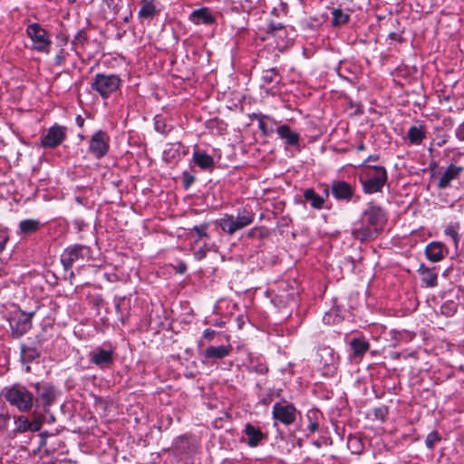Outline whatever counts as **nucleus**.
Here are the masks:
<instances>
[{
	"label": "nucleus",
	"instance_id": "obj_1",
	"mask_svg": "<svg viewBox=\"0 0 464 464\" xmlns=\"http://www.w3.org/2000/svg\"><path fill=\"white\" fill-rule=\"evenodd\" d=\"M5 400L20 412L30 411L34 404V394L24 385L15 383L5 387L1 392Z\"/></svg>",
	"mask_w": 464,
	"mask_h": 464
},
{
	"label": "nucleus",
	"instance_id": "obj_2",
	"mask_svg": "<svg viewBox=\"0 0 464 464\" xmlns=\"http://www.w3.org/2000/svg\"><path fill=\"white\" fill-rule=\"evenodd\" d=\"M255 220V213L250 208H239L237 215L225 214L216 223L223 232L229 236L234 235L237 231L250 226Z\"/></svg>",
	"mask_w": 464,
	"mask_h": 464
},
{
	"label": "nucleus",
	"instance_id": "obj_3",
	"mask_svg": "<svg viewBox=\"0 0 464 464\" xmlns=\"http://www.w3.org/2000/svg\"><path fill=\"white\" fill-rule=\"evenodd\" d=\"M387 179L388 174L382 166H366L359 177L363 192L366 194L381 192Z\"/></svg>",
	"mask_w": 464,
	"mask_h": 464
},
{
	"label": "nucleus",
	"instance_id": "obj_4",
	"mask_svg": "<svg viewBox=\"0 0 464 464\" xmlns=\"http://www.w3.org/2000/svg\"><path fill=\"white\" fill-rule=\"evenodd\" d=\"M121 80L116 74L97 73L91 88L97 92L103 99H107L112 92H116L120 87Z\"/></svg>",
	"mask_w": 464,
	"mask_h": 464
},
{
	"label": "nucleus",
	"instance_id": "obj_5",
	"mask_svg": "<svg viewBox=\"0 0 464 464\" xmlns=\"http://www.w3.org/2000/svg\"><path fill=\"white\" fill-rule=\"evenodd\" d=\"M91 247L85 245L75 244L67 246L61 255V263L65 271L72 269L77 261H83L91 256Z\"/></svg>",
	"mask_w": 464,
	"mask_h": 464
},
{
	"label": "nucleus",
	"instance_id": "obj_6",
	"mask_svg": "<svg viewBox=\"0 0 464 464\" xmlns=\"http://www.w3.org/2000/svg\"><path fill=\"white\" fill-rule=\"evenodd\" d=\"M298 414L297 409L294 404L283 401L276 402L272 409V417L275 424L280 422L285 426L292 425L296 420Z\"/></svg>",
	"mask_w": 464,
	"mask_h": 464
},
{
	"label": "nucleus",
	"instance_id": "obj_7",
	"mask_svg": "<svg viewBox=\"0 0 464 464\" xmlns=\"http://www.w3.org/2000/svg\"><path fill=\"white\" fill-rule=\"evenodd\" d=\"M27 35L33 42V48L38 52L48 53L51 41L48 33L38 24H31L26 29Z\"/></svg>",
	"mask_w": 464,
	"mask_h": 464
},
{
	"label": "nucleus",
	"instance_id": "obj_8",
	"mask_svg": "<svg viewBox=\"0 0 464 464\" xmlns=\"http://www.w3.org/2000/svg\"><path fill=\"white\" fill-rule=\"evenodd\" d=\"M110 149V136L106 131L97 130L90 139L89 151L97 160L103 158Z\"/></svg>",
	"mask_w": 464,
	"mask_h": 464
},
{
	"label": "nucleus",
	"instance_id": "obj_9",
	"mask_svg": "<svg viewBox=\"0 0 464 464\" xmlns=\"http://www.w3.org/2000/svg\"><path fill=\"white\" fill-rule=\"evenodd\" d=\"M34 314V313H14L9 319L12 334L15 337H21L26 334L32 327V317Z\"/></svg>",
	"mask_w": 464,
	"mask_h": 464
},
{
	"label": "nucleus",
	"instance_id": "obj_10",
	"mask_svg": "<svg viewBox=\"0 0 464 464\" xmlns=\"http://www.w3.org/2000/svg\"><path fill=\"white\" fill-rule=\"evenodd\" d=\"M34 388L36 392L34 402L41 403L43 411L45 413L49 412L50 407L56 398L54 387L48 383L41 384L40 382H37L34 384Z\"/></svg>",
	"mask_w": 464,
	"mask_h": 464
},
{
	"label": "nucleus",
	"instance_id": "obj_11",
	"mask_svg": "<svg viewBox=\"0 0 464 464\" xmlns=\"http://www.w3.org/2000/svg\"><path fill=\"white\" fill-rule=\"evenodd\" d=\"M66 139V128L58 124L50 127L41 138V146L44 148H55Z\"/></svg>",
	"mask_w": 464,
	"mask_h": 464
},
{
	"label": "nucleus",
	"instance_id": "obj_12",
	"mask_svg": "<svg viewBox=\"0 0 464 464\" xmlns=\"http://www.w3.org/2000/svg\"><path fill=\"white\" fill-rule=\"evenodd\" d=\"M362 218L371 226L377 228L380 232L382 224L385 221V215L382 208L373 202L368 204L367 208L363 211Z\"/></svg>",
	"mask_w": 464,
	"mask_h": 464
},
{
	"label": "nucleus",
	"instance_id": "obj_13",
	"mask_svg": "<svg viewBox=\"0 0 464 464\" xmlns=\"http://www.w3.org/2000/svg\"><path fill=\"white\" fill-rule=\"evenodd\" d=\"M379 234L377 228L369 225L362 218L354 223L352 228V235L360 241H366L374 238Z\"/></svg>",
	"mask_w": 464,
	"mask_h": 464
},
{
	"label": "nucleus",
	"instance_id": "obj_14",
	"mask_svg": "<svg viewBox=\"0 0 464 464\" xmlns=\"http://www.w3.org/2000/svg\"><path fill=\"white\" fill-rule=\"evenodd\" d=\"M90 362L99 368H108L113 363V350L97 347L90 353Z\"/></svg>",
	"mask_w": 464,
	"mask_h": 464
},
{
	"label": "nucleus",
	"instance_id": "obj_15",
	"mask_svg": "<svg viewBox=\"0 0 464 464\" xmlns=\"http://www.w3.org/2000/svg\"><path fill=\"white\" fill-rule=\"evenodd\" d=\"M331 192L337 200L350 201L354 195V188L346 181L337 180L332 183Z\"/></svg>",
	"mask_w": 464,
	"mask_h": 464
},
{
	"label": "nucleus",
	"instance_id": "obj_16",
	"mask_svg": "<svg viewBox=\"0 0 464 464\" xmlns=\"http://www.w3.org/2000/svg\"><path fill=\"white\" fill-rule=\"evenodd\" d=\"M464 168L460 165H457L456 163L450 164L441 174L438 181V188L441 189L448 188L452 180L460 176Z\"/></svg>",
	"mask_w": 464,
	"mask_h": 464
},
{
	"label": "nucleus",
	"instance_id": "obj_17",
	"mask_svg": "<svg viewBox=\"0 0 464 464\" xmlns=\"http://www.w3.org/2000/svg\"><path fill=\"white\" fill-rule=\"evenodd\" d=\"M189 21L195 24L210 25L215 24L216 20L208 7H201L189 14Z\"/></svg>",
	"mask_w": 464,
	"mask_h": 464
},
{
	"label": "nucleus",
	"instance_id": "obj_18",
	"mask_svg": "<svg viewBox=\"0 0 464 464\" xmlns=\"http://www.w3.org/2000/svg\"><path fill=\"white\" fill-rule=\"evenodd\" d=\"M244 433L246 435V442L251 448L256 447L265 439V435L260 428L255 427L250 423L246 424Z\"/></svg>",
	"mask_w": 464,
	"mask_h": 464
},
{
	"label": "nucleus",
	"instance_id": "obj_19",
	"mask_svg": "<svg viewBox=\"0 0 464 464\" xmlns=\"http://www.w3.org/2000/svg\"><path fill=\"white\" fill-rule=\"evenodd\" d=\"M319 356L321 358L320 362L327 369L328 372H334L336 369L337 356L330 347H324L319 351Z\"/></svg>",
	"mask_w": 464,
	"mask_h": 464
},
{
	"label": "nucleus",
	"instance_id": "obj_20",
	"mask_svg": "<svg viewBox=\"0 0 464 464\" xmlns=\"http://www.w3.org/2000/svg\"><path fill=\"white\" fill-rule=\"evenodd\" d=\"M232 346L220 345V346H208L204 352V357L213 361L223 359L230 354Z\"/></svg>",
	"mask_w": 464,
	"mask_h": 464
},
{
	"label": "nucleus",
	"instance_id": "obj_21",
	"mask_svg": "<svg viewBox=\"0 0 464 464\" xmlns=\"http://www.w3.org/2000/svg\"><path fill=\"white\" fill-rule=\"evenodd\" d=\"M445 246L440 242H431L430 243L425 249L426 256L431 262H439L442 260L445 256Z\"/></svg>",
	"mask_w": 464,
	"mask_h": 464
},
{
	"label": "nucleus",
	"instance_id": "obj_22",
	"mask_svg": "<svg viewBox=\"0 0 464 464\" xmlns=\"http://www.w3.org/2000/svg\"><path fill=\"white\" fill-rule=\"evenodd\" d=\"M276 132L278 136L285 140V144L289 146H298L300 136L297 132L293 131L286 124L280 125Z\"/></svg>",
	"mask_w": 464,
	"mask_h": 464
},
{
	"label": "nucleus",
	"instance_id": "obj_23",
	"mask_svg": "<svg viewBox=\"0 0 464 464\" xmlns=\"http://www.w3.org/2000/svg\"><path fill=\"white\" fill-rule=\"evenodd\" d=\"M409 142L412 145H420L426 138V128L423 124L419 123L411 126L407 133Z\"/></svg>",
	"mask_w": 464,
	"mask_h": 464
},
{
	"label": "nucleus",
	"instance_id": "obj_24",
	"mask_svg": "<svg viewBox=\"0 0 464 464\" xmlns=\"http://www.w3.org/2000/svg\"><path fill=\"white\" fill-rule=\"evenodd\" d=\"M350 347L354 357H362L369 350L370 343L362 338H353L350 342Z\"/></svg>",
	"mask_w": 464,
	"mask_h": 464
},
{
	"label": "nucleus",
	"instance_id": "obj_25",
	"mask_svg": "<svg viewBox=\"0 0 464 464\" xmlns=\"http://www.w3.org/2000/svg\"><path fill=\"white\" fill-rule=\"evenodd\" d=\"M193 160L202 169H208L214 165L213 158L205 151L195 150L193 152Z\"/></svg>",
	"mask_w": 464,
	"mask_h": 464
},
{
	"label": "nucleus",
	"instance_id": "obj_26",
	"mask_svg": "<svg viewBox=\"0 0 464 464\" xmlns=\"http://www.w3.org/2000/svg\"><path fill=\"white\" fill-rule=\"evenodd\" d=\"M304 199L310 203L311 207L315 209H321L324 204V198L315 193L314 188H307L304 191Z\"/></svg>",
	"mask_w": 464,
	"mask_h": 464
},
{
	"label": "nucleus",
	"instance_id": "obj_27",
	"mask_svg": "<svg viewBox=\"0 0 464 464\" xmlns=\"http://www.w3.org/2000/svg\"><path fill=\"white\" fill-rule=\"evenodd\" d=\"M157 13L153 0H143L138 16L140 20L151 19Z\"/></svg>",
	"mask_w": 464,
	"mask_h": 464
},
{
	"label": "nucleus",
	"instance_id": "obj_28",
	"mask_svg": "<svg viewBox=\"0 0 464 464\" xmlns=\"http://www.w3.org/2000/svg\"><path fill=\"white\" fill-rule=\"evenodd\" d=\"M459 229L460 225L459 222H451L444 228V235L452 239L456 249H458L460 241Z\"/></svg>",
	"mask_w": 464,
	"mask_h": 464
},
{
	"label": "nucleus",
	"instance_id": "obj_29",
	"mask_svg": "<svg viewBox=\"0 0 464 464\" xmlns=\"http://www.w3.org/2000/svg\"><path fill=\"white\" fill-rule=\"evenodd\" d=\"M332 14V25L334 27H339L346 24L350 20V14L345 13L341 8H333L331 11Z\"/></svg>",
	"mask_w": 464,
	"mask_h": 464
},
{
	"label": "nucleus",
	"instance_id": "obj_30",
	"mask_svg": "<svg viewBox=\"0 0 464 464\" xmlns=\"http://www.w3.org/2000/svg\"><path fill=\"white\" fill-rule=\"evenodd\" d=\"M41 227L40 221L37 219H24L19 224V234L28 235L36 232Z\"/></svg>",
	"mask_w": 464,
	"mask_h": 464
},
{
	"label": "nucleus",
	"instance_id": "obj_31",
	"mask_svg": "<svg viewBox=\"0 0 464 464\" xmlns=\"http://www.w3.org/2000/svg\"><path fill=\"white\" fill-rule=\"evenodd\" d=\"M88 42L87 34L84 30H80L73 40L72 41V45L75 52L79 53L85 48V44Z\"/></svg>",
	"mask_w": 464,
	"mask_h": 464
},
{
	"label": "nucleus",
	"instance_id": "obj_32",
	"mask_svg": "<svg viewBox=\"0 0 464 464\" xmlns=\"http://www.w3.org/2000/svg\"><path fill=\"white\" fill-rule=\"evenodd\" d=\"M40 356L37 349L33 347H24L21 349V360L24 363H29Z\"/></svg>",
	"mask_w": 464,
	"mask_h": 464
},
{
	"label": "nucleus",
	"instance_id": "obj_33",
	"mask_svg": "<svg viewBox=\"0 0 464 464\" xmlns=\"http://www.w3.org/2000/svg\"><path fill=\"white\" fill-rule=\"evenodd\" d=\"M155 130L162 134H168L172 130V125L162 116L156 115L154 118Z\"/></svg>",
	"mask_w": 464,
	"mask_h": 464
},
{
	"label": "nucleus",
	"instance_id": "obj_34",
	"mask_svg": "<svg viewBox=\"0 0 464 464\" xmlns=\"http://www.w3.org/2000/svg\"><path fill=\"white\" fill-rule=\"evenodd\" d=\"M14 422L16 424L15 430L17 432L24 433L28 430H31L32 429L31 421L28 420L27 417L24 415L16 417Z\"/></svg>",
	"mask_w": 464,
	"mask_h": 464
},
{
	"label": "nucleus",
	"instance_id": "obj_35",
	"mask_svg": "<svg viewBox=\"0 0 464 464\" xmlns=\"http://www.w3.org/2000/svg\"><path fill=\"white\" fill-rule=\"evenodd\" d=\"M262 81L266 83L278 82L280 77L276 68H271L263 72Z\"/></svg>",
	"mask_w": 464,
	"mask_h": 464
},
{
	"label": "nucleus",
	"instance_id": "obj_36",
	"mask_svg": "<svg viewBox=\"0 0 464 464\" xmlns=\"http://www.w3.org/2000/svg\"><path fill=\"white\" fill-rule=\"evenodd\" d=\"M421 281L426 287H434L438 284V276L431 271H427L422 275Z\"/></svg>",
	"mask_w": 464,
	"mask_h": 464
},
{
	"label": "nucleus",
	"instance_id": "obj_37",
	"mask_svg": "<svg viewBox=\"0 0 464 464\" xmlns=\"http://www.w3.org/2000/svg\"><path fill=\"white\" fill-rule=\"evenodd\" d=\"M208 228V224H207V223H203L201 225L193 227L192 230L195 231L198 235V238L195 240L196 244L198 243V241L201 238H207V239L209 238V235L207 232Z\"/></svg>",
	"mask_w": 464,
	"mask_h": 464
},
{
	"label": "nucleus",
	"instance_id": "obj_38",
	"mask_svg": "<svg viewBox=\"0 0 464 464\" xmlns=\"http://www.w3.org/2000/svg\"><path fill=\"white\" fill-rule=\"evenodd\" d=\"M347 445L353 453H361L362 446L360 440H358L357 438L349 437Z\"/></svg>",
	"mask_w": 464,
	"mask_h": 464
},
{
	"label": "nucleus",
	"instance_id": "obj_39",
	"mask_svg": "<svg viewBox=\"0 0 464 464\" xmlns=\"http://www.w3.org/2000/svg\"><path fill=\"white\" fill-rule=\"evenodd\" d=\"M440 440V437L437 431H432L428 434L425 440V445L428 449L432 450L435 444Z\"/></svg>",
	"mask_w": 464,
	"mask_h": 464
},
{
	"label": "nucleus",
	"instance_id": "obj_40",
	"mask_svg": "<svg viewBox=\"0 0 464 464\" xmlns=\"http://www.w3.org/2000/svg\"><path fill=\"white\" fill-rule=\"evenodd\" d=\"M43 418L44 416L42 414H36L35 412L34 413V419L31 421L32 431H37L40 430L43 423Z\"/></svg>",
	"mask_w": 464,
	"mask_h": 464
},
{
	"label": "nucleus",
	"instance_id": "obj_41",
	"mask_svg": "<svg viewBox=\"0 0 464 464\" xmlns=\"http://www.w3.org/2000/svg\"><path fill=\"white\" fill-rule=\"evenodd\" d=\"M68 55L69 53L66 51L61 49L60 52L54 57V64L56 66H62L65 63Z\"/></svg>",
	"mask_w": 464,
	"mask_h": 464
},
{
	"label": "nucleus",
	"instance_id": "obj_42",
	"mask_svg": "<svg viewBox=\"0 0 464 464\" xmlns=\"http://www.w3.org/2000/svg\"><path fill=\"white\" fill-rule=\"evenodd\" d=\"M210 250V247L204 244L200 248L194 252V257L197 260H202L206 257L208 251Z\"/></svg>",
	"mask_w": 464,
	"mask_h": 464
},
{
	"label": "nucleus",
	"instance_id": "obj_43",
	"mask_svg": "<svg viewBox=\"0 0 464 464\" xmlns=\"http://www.w3.org/2000/svg\"><path fill=\"white\" fill-rule=\"evenodd\" d=\"M103 2L115 14H118L120 12V3L121 2V0H103Z\"/></svg>",
	"mask_w": 464,
	"mask_h": 464
},
{
	"label": "nucleus",
	"instance_id": "obj_44",
	"mask_svg": "<svg viewBox=\"0 0 464 464\" xmlns=\"http://www.w3.org/2000/svg\"><path fill=\"white\" fill-rule=\"evenodd\" d=\"M123 302H124V297H117L114 299V305H115L116 313L121 315L120 320L122 323H124V319L122 317L121 307V304Z\"/></svg>",
	"mask_w": 464,
	"mask_h": 464
},
{
	"label": "nucleus",
	"instance_id": "obj_45",
	"mask_svg": "<svg viewBox=\"0 0 464 464\" xmlns=\"http://www.w3.org/2000/svg\"><path fill=\"white\" fill-rule=\"evenodd\" d=\"M10 416L8 414L0 413V431L6 429Z\"/></svg>",
	"mask_w": 464,
	"mask_h": 464
},
{
	"label": "nucleus",
	"instance_id": "obj_46",
	"mask_svg": "<svg viewBox=\"0 0 464 464\" xmlns=\"http://www.w3.org/2000/svg\"><path fill=\"white\" fill-rule=\"evenodd\" d=\"M388 413V409L386 407H380L378 409H375L374 414L377 418H381L382 420H384L385 416Z\"/></svg>",
	"mask_w": 464,
	"mask_h": 464
},
{
	"label": "nucleus",
	"instance_id": "obj_47",
	"mask_svg": "<svg viewBox=\"0 0 464 464\" xmlns=\"http://www.w3.org/2000/svg\"><path fill=\"white\" fill-rule=\"evenodd\" d=\"M184 176V179H183V182H184V187L186 188H189L191 186V184L194 182L195 179L193 176L189 175L188 173L187 172H184L183 174Z\"/></svg>",
	"mask_w": 464,
	"mask_h": 464
},
{
	"label": "nucleus",
	"instance_id": "obj_48",
	"mask_svg": "<svg viewBox=\"0 0 464 464\" xmlns=\"http://www.w3.org/2000/svg\"><path fill=\"white\" fill-rule=\"evenodd\" d=\"M253 368H254V371L259 374L266 373L268 371L267 366L264 363H258V364L253 366Z\"/></svg>",
	"mask_w": 464,
	"mask_h": 464
},
{
	"label": "nucleus",
	"instance_id": "obj_49",
	"mask_svg": "<svg viewBox=\"0 0 464 464\" xmlns=\"http://www.w3.org/2000/svg\"><path fill=\"white\" fill-rule=\"evenodd\" d=\"M388 37L391 41H393V42H398V43L403 42V37L401 36V34L400 33L392 32L389 34Z\"/></svg>",
	"mask_w": 464,
	"mask_h": 464
},
{
	"label": "nucleus",
	"instance_id": "obj_50",
	"mask_svg": "<svg viewBox=\"0 0 464 464\" xmlns=\"http://www.w3.org/2000/svg\"><path fill=\"white\" fill-rule=\"evenodd\" d=\"M264 116L258 117V127L265 135H268L269 131L267 130L266 123L264 121Z\"/></svg>",
	"mask_w": 464,
	"mask_h": 464
},
{
	"label": "nucleus",
	"instance_id": "obj_51",
	"mask_svg": "<svg viewBox=\"0 0 464 464\" xmlns=\"http://www.w3.org/2000/svg\"><path fill=\"white\" fill-rule=\"evenodd\" d=\"M216 334V332L210 328L206 329L203 332V337L208 340H212Z\"/></svg>",
	"mask_w": 464,
	"mask_h": 464
},
{
	"label": "nucleus",
	"instance_id": "obj_52",
	"mask_svg": "<svg viewBox=\"0 0 464 464\" xmlns=\"http://www.w3.org/2000/svg\"><path fill=\"white\" fill-rule=\"evenodd\" d=\"M184 442H188L187 438L185 436L179 437L175 441V448L180 450V444Z\"/></svg>",
	"mask_w": 464,
	"mask_h": 464
},
{
	"label": "nucleus",
	"instance_id": "obj_53",
	"mask_svg": "<svg viewBox=\"0 0 464 464\" xmlns=\"http://www.w3.org/2000/svg\"><path fill=\"white\" fill-rule=\"evenodd\" d=\"M283 28H284V26H283V24H275V23H272V24H269V30H270L271 32H273V33H274V32H276V31H278V30H281V29H283Z\"/></svg>",
	"mask_w": 464,
	"mask_h": 464
},
{
	"label": "nucleus",
	"instance_id": "obj_54",
	"mask_svg": "<svg viewBox=\"0 0 464 464\" xmlns=\"http://www.w3.org/2000/svg\"><path fill=\"white\" fill-rule=\"evenodd\" d=\"M457 135L460 140H464V121L459 127L457 130Z\"/></svg>",
	"mask_w": 464,
	"mask_h": 464
},
{
	"label": "nucleus",
	"instance_id": "obj_55",
	"mask_svg": "<svg viewBox=\"0 0 464 464\" xmlns=\"http://www.w3.org/2000/svg\"><path fill=\"white\" fill-rule=\"evenodd\" d=\"M319 428V425L316 421H310L309 425H308V430L311 431V432H315Z\"/></svg>",
	"mask_w": 464,
	"mask_h": 464
},
{
	"label": "nucleus",
	"instance_id": "obj_56",
	"mask_svg": "<svg viewBox=\"0 0 464 464\" xmlns=\"http://www.w3.org/2000/svg\"><path fill=\"white\" fill-rule=\"evenodd\" d=\"M75 121H76V124L82 128L83 127V124H84V119L81 116V115H78L75 119Z\"/></svg>",
	"mask_w": 464,
	"mask_h": 464
},
{
	"label": "nucleus",
	"instance_id": "obj_57",
	"mask_svg": "<svg viewBox=\"0 0 464 464\" xmlns=\"http://www.w3.org/2000/svg\"><path fill=\"white\" fill-rule=\"evenodd\" d=\"M427 271H430L428 267L425 266V265L421 264L418 269V272L421 275L425 274Z\"/></svg>",
	"mask_w": 464,
	"mask_h": 464
},
{
	"label": "nucleus",
	"instance_id": "obj_58",
	"mask_svg": "<svg viewBox=\"0 0 464 464\" xmlns=\"http://www.w3.org/2000/svg\"><path fill=\"white\" fill-rule=\"evenodd\" d=\"M187 270V266L185 264H179V266H178V272L179 274H183L185 273V271Z\"/></svg>",
	"mask_w": 464,
	"mask_h": 464
},
{
	"label": "nucleus",
	"instance_id": "obj_59",
	"mask_svg": "<svg viewBox=\"0 0 464 464\" xmlns=\"http://www.w3.org/2000/svg\"><path fill=\"white\" fill-rule=\"evenodd\" d=\"M379 160V156L378 155H370L365 162H368V161H377Z\"/></svg>",
	"mask_w": 464,
	"mask_h": 464
},
{
	"label": "nucleus",
	"instance_id": "obj_60",
	"mask_svg": "<svg viewBox=\"0 0 464 464\" xmlns=\"http://www.w3.org/2000/svg\"><path fill=\"white\" fill-rule=\"evenodd\" d=\"M357 150H360V151H361V150H365V146H364V144H363V143L359 144V145L357 146Z\"/></svg>",
	"mask_w": 464,
	"mask_h": 464
},
{
	"label": "nucleus",
	"instance_id": "obj_61",
	"mask_svg": "<svg viewBox=\"0 0 464 464\" xmlns=\"http://www.w3.org/2000/svg\"><path fill=\"white\" fill-rule=\"evenodd\" d=\"M392 357L393 359H399V358H400V353H393L392 354Z\"/></svg>",
	"mask_w": 464,
	"mask_h": 464
},
{
	"label": "nucleus",
	"instance_id": "obj_62",
	"mask_svg": "<svg viewBox=\"0 0 464 464\" xmlns=\"http://www.w3.org/2000/svg\"><path fill=\"white\" fill-rule=\"evenodd\" d=\"M129 16H131V14H130L129 15H125L124 17H122L124 23H127L129 21Z\"/></svg>",
	"mask_w": 464,
	"mask_h": 464
},
{
	"label": "nucleus",
	"instance_id": "obj_63",
	"mask_svg": "<svg viewBox=\"0 0 464 464\" xmlns=\"http://www.w3.org/2000/svg\"><path fill=\"white\" fill-rule=\"evenodd\" d=\"M215 325H217V326H223V323L217 322V323L215 324Z\"/></svg>",
	"mask_w": 464,
	"mask_h": 464
},
{
	"label": "nucleus",
	"instance_id": "obj_64",
	"mask_svg": "<svg viewBox=\"0 0 464 464\" xmlns=\"http://www.w3.org/2000/svg\"><path fill=\"white\" fill-rule=\"evenodd\" d=\"M25 370H26V372H30V370H31L30 366H29V365H27Z\"/></svg>",
	"mask_w": 464,
	"mask_h": 464
}]
</instances>
